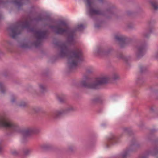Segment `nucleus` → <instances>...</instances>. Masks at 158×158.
<instances>
[{
  "label": "nucleus",
  "mask_w": 158,
  "mask_h": 158,
  "mask_svg": "<svg viewBox=\"0 0 158 158\" xmlns=\"http://www.w3.org/2000/svg\"><path fill=\"white\" fill-rule=\"evenodd\" d=\"M55 32L58 34L64 33L69 34L67 43L62 44L60 46V52L59 55L61 57H67L68 58V64L70 70H72L77 66L78 62L83 60L82 54L81 50L76 48L73 51L69 49L70 45L74 43L72 33H69V30L67 24L64 21L60 22L58 25L54 26Z\"/></svg>",
  "instance_id": "nucleus-1"
},
{
  "label": "nucleus",
  "mask_w": 158,
  "mask_h": 158,
  "mask_svg": "<svg viewBox=\"0 0 158 158\" xmlns=\"http://www.w3.org/2000/svg\"><path fill=\"white\" fill-rule=\"evenodd\" d=\"M0 127L5 128L12 132L20 133L24 137L29 136L34 132V130L32 128L21 129L16 124L4 115L0 116Z\"/></svg>",
  "instance_id": "nucleus-2"
},
{
  "label": "nucleus",
  "mask_w": 158,
  "mask_h": 158,
  "mask_svg": "<svg viewBox=\"0 0 158 158\" xmlns=\"http://www.w3.org/2000/svg\"><path fill=\"white\" fill-rule=\"evenodd\" d=\"M109 78L107 76L98 77L94 79L89 80L87 78L81 82V85L85 88L97 89L100 86L106 84L109 82Z\"/></svg>",
  "instance_id": "nucleus-3"
},
{
  "label": "nucleus",
  "mask_w": 158,
  "mask_h": 158,
  "mask_svg": "<svg viewBox=\"0 0 158 158\" xmlns=\"http://www.w3.org/2000/svg\"><path fill=\"white\" fill-rule=\"evenodd\" d=\"M30 27V23L27 20L19 21L16 25L11 26L9 29L10 35L13 38H15L18 35L21 33L20 28H29Z\"/></svg>",
  "instance_id": "nucleus-4"
},
{
  "label": "nucleus",
  "mask_w": 158,
  "mask_h": 158,
  "mask_svg": "<svg viewBox=\"0 0 158 158\" xmlns=\"http://www.w3.org/2000/svg\"><path fill=\"white\" fill-rule=\"evenodd\" d=\"M95 0H84L86 6L88 11L91 15L102 14L99 10L94 8ZM99 2H102L104 0H97Z\"/></svg>",
  "instance_id": "nucleus-5"
},
{
  "label": "nucleus",
  "mask_w": 158,
  "mask_h": 158,
  "mask_svg": "<svg viewBox=\"0 0 158 158\" xmlns=\"http://www.w3.org/2000/svg\"><path fill=\"white\" fill-rule=\"evenodd\" d=\"M31 31L34 32L35 36L37 39L36 42L34 43V45L36 47H38L40 45L42 40L46 38L47 32L45 31L40 30H34L33 29H32Z\"/></svg>",
  "instance_id": "nucleus-6"
},
{
  "label": "nucleus",
  "mask_w": 158,
  "mask_h": 158,
  "mask_svg": "<svg viewBox=\"0 0 158 158\" xmlns=\"http://www.w3.org/2000/svg\"><path fill=\"white\" fill-rule=\"evenodd\" d=\"M73 110V108L72 106H69L65 110H62L55 112L52 114V116L54 118H57L61 115L69 112Z\"/></svg>",
  "instance_id": "nucleus-7"
},
{
  "label": "nucleus",
  "mask_w": 158,
  "mask_h": 158,
  "mask_svg": "<svg viewBox=\"0 0 158 158\" xmlns=\"http://www.w3.org/2000/svg\"><path fill=\"white\" fill-rule=\"evenodd\" d=\"M137 55L139 57L142 56L146 51V47L144 45H142L136 48Z\"/></svg>",
  "instance_id": "nucleus-8"
},
{
  "label": "nucleus",
  "mask_w": 158,
  "mask_h": 158,
  "mask_svg": "<svg viewBox=\"0 0 158 158\" xmlns=\"http://www.w3.org/2000/svg\"><path fill=\"white\" fill-rule=\"evenodd\" d=\"M117 138L114 135H112L108 140V144H113L117 143Z\"/></svg>",
  "instance_id": "nucleus-9"
},
{
  "label": "nucleus",
  "mask_w": 158,
  "mask_h": 158,
  "mask_svg": "<svg viewBox=\"0 0 158 158\" xmlns=\"http://www.w3.org/2000/svg\"><path fill=\"white\" fill-rule=\"evenodd\" d=\"M150 3L154 10L158 9V0H151L150 1Z\"/></svg>",
  "instance_id": "nucleus-10"
},
{
  "label": "nucleus",
  "mask_w": 158,
  "mask_h": 158,
  "mask_svg": "<svg viewBox=\"0 0 158 158\" xmlns=\"http://www.w3.org/2000/svg\"><path fill=\"white\" fill-rule=\"evenodd\" d=\"M132 150L130 148H127L126 150L124 151L122 154V156L123 158H125L129 155L130 153Z\"/></svg>",
  "instance_id": "nucleus-11"
},
{
  "label": "nucleus",
  "mask_w": 158,
  "mask_h": 158,
  "mask_svg": "<svg viewBox=\"0 0 158 158\" xmlns=\"http://www.w3.org/2000/svg\"><path fill=\"white\" fill-rule=\"evenodd\" d=\"M115 39L117 40L122 43H124L126 40V38L124 36L122 35L116 36Z\"/></svg>",
  "instance_id": "nucleus-12"
},
{
  "label": "nucleus",
  "mask_w": 158,
  "mask_h": 158,
  "mask_svg": "<svg viewBox=\"0 0 158 158\" xmlns=\"http://www.w3.org/2000/svg\"><path fill=\"white\" fill-rule=\"evenodd\" d=\"M39 91L41 93H43L46 90V87L43 84H40L39 85Z\"/></svg>",
  "instance_id": "nucleus-13"
},
{
  "label": "nucleus",
  "mask_w": 158,
  "mask_h": 158,
  "mask_svg": "<svg viewBox=\"0 0 158 158\" xmlns=\"http://www.w3.org/2000/svg\"><path fill=\"white\" fill-rule=\"evenodd\" d=\"M109 52L108 51H106L102 50L98 52V54L100 55H107Z\"/></svg>",
  "instance_id": "nucleus-14"
},
{
  "label": "nucleus",
  "mask_w": 158,
  "mask_h": 158,
  "mask_svg": "<svg viewBox=\"0 0 158 158\" xmlns=\"http://www.w3.org/2000/svg\"><path fill=\"white\" fill-rule=\"evenodd\" d=\"M5 90L4 86L2 83L0 82V93H4Z\"/></svg>",
  "instance_id": "nucleus-15"
},
{
  "label": "nucleus",
  "mask_w": 158,
  "mask_h": 158,
  "mask_svg": "<svg viewBox=\"0 0 158 158\" xmlns=\"http://www.w3.org/2000/svg\"><path fill=\"white\" fill-rule=\"evenodd\" d=\"M99 99L98 98H95L92 100V102L93 103H96L99 102Z\"/></svg>",
  "instance_id": "nucleus-16"
},
{
  "label": "nucleus",
  "mask_w": 158,
  "mask_h": 158,
  "mask_svg": "<svg viewBox=\"0 0 158 158\" xmlns=\"http://www.w3.org/2000/svg\"><path fill=\"white\" fill-rule=\"evenodd\" d=\"M84 28L82 24H80L78 25V29L79 31H81L82 29Z\"/></svg>",
  "instance_id": "nucleus-17"
},
{
  "label": "nucleus",
  "mask_w": 158,
  "mask_h": 158,
  "mask_svg": "<svg viewBox=\"0 0 158 158\" xmlns=\"http://www.w3.org/2000/svg\"><path fill=\"white\" fill-rule=\"evenodd\" d=\"M119 77V76L117 74H114L113 77V78L114 79H118Z\"/></svg>",
  "instance_id": "nucleus-18"
},
{
  "label": "nucleus",
  "mask_w": 158,
  "mask_h": 158,
  "mask_svg": "<svg viewBox=\"0 0 158 158\" xmlns=\"http://www.w3.org/2000/svg\"><path fill=\"white\" fill-rule=\"evenodd\" d=\"M19 105L20 106H24L26 105V103L23 102H21V104H19Z\"/></svg>",
  "instance_id": "nucleus-19"
},
{
  "label": "nucleus",
  "mask_w": 158,
  "mask_h": 158,
  "mask_svg": "<svg viewBox=\"0 0 158 158\" xmlns=\"http://www.w3.org/2000/svg\"><path fill=\"white\" fill-rule=\"evenodd\" d=\"M29 152H30V151L28 149H27V150H26L24 151V153L25 154L27 155L28 154Z\"/></svg>",
  "instance_id": "nucleus-20"
},
{
  "label": "nucleus",
  "mask_w": 158,
  "mask_h": 158,
  "mask_svg": "<svg viewBox=\"0 0 158 158\" xmlns=\"http://www.w3.org/2000/svg\"><path fill=\"white\" fill-rule=\"evenodd\" d=\"M153 155L156 156V157H157L158 156V152H156L154 154H153Z\"/></svg>",
  "instance_id": "nucleus-21"
},
{
  "label": "nucleus",
  "mask_w": 158,
  "mask_h": 158,
  "mask_svg": "<svg viewBox=\"0 0 158 158\" xmlns=\"http://www.w3.org/2000/svg\"><path fill=\"white\" fill-rule=\"evenodd\" d=\"M140 69H141V71L142 72L143 71V70H145L146 69H145V67H142L140 68Z\"/></svg>",
  "instance_id": "nucleus-22"
},
{
  "label": "nucleus",
  "mask_w": 158,
  "mask_h": 158,
  "mask_svg": "<svg viewBox=\"0 0 158 158\" xmlns=\"http://www.w3.org/2000/svg\"><path fill=\"white\" fill-rule=\"evenodd\" d=\"M155 56L157 58H158V52L156 53L155 54Z\"/></svg>",
  "instance_id": "nucleus-23"
},
{
  "label": "nucleus",
  "mask_w": 158,
  "mask_h": 158,
  "mask_svg": "<svg viewBox=\"0 0 158 158\" xmlns=\"http://www.w3.org/2000/svg\"><path fill=\"white\" fill-rule=\"evenodd\" d=\"M141 158H147V156H142Z\"/></svg>",
  "instance_id": "nucleus-24"
},
{
  "label": "nucleus",
  "mask_w": 158,
  "mask_h": 158,
  "mask_svg": "<svg viewBox=\"0 0 158 158\" xmlns=\"http://www.w3.org/2000/svg\"><path fill=\"white\" fill-rule=\"evenodd\" d=\"M123 60L124 61H127V58H124Z\"/></svg>",
  "instance_id": "nucleus-25"
},
{
  "label": "nucleus",
  "mask_w": 158,
  "mask_h": 158,
  "mask_svg": "<svg viewBox=\"0 0 158 158\" xmlns=\"http://www.w3.org/2000/svg\"><path fill=\"white\" fill-rule=\"evenodd\" d=\"M11 102H14V98H12L11 99Z\"/></svg>",
  "instance_id": "nucleus-26"
},
{
  "label": "nucleus",
  "mask_w": 158,
  "mask_h": 158,
  "mask_svg": "<svg viewBox=\"0 0 158 158\" xmlns=\"http://www.w3.org/2000/svg\"><path fill=\"white\" fill-rule=\"evenodd\" d=\"M3 2V0H0V4L1 3H2Z\"/></svg>",
  "instance_id": "nucleus-27"
},
{
  "label": "nucleus",
  "mask_w": 158,
  "mask_h": 158,
  "mask_svg": "<svg viewBox=\"0 0 158 158\" xmlns=\"http://www.w3.org/2000/svg\"><path fill=\"white\" fill-rule=\"evenodd\" d=\"M16 152H12V153L13 154H15H15H16Z\"/></svg>",
  "instance_id": "nucleus-28"
},
{
  "label": "nucleus",
  "mask_w": 158,
  "mask_h": 158,
  "mask_svg": "<svg viewBox=\"0 0 158 158\" xmlns=\"http://www.w3.org/2000/svg\"><path fill=\"white\" fill-rule=\"evenodd\" d=\"M1 149H2V148H1V146H0V152H1Z\"/></svg>",
  "instance_id": "nucleus-29"
},
{
  "label": "nucleus",
  "mask_w": 158,
  "mask_h": 158,
  "mask_svg": "<svg viewBox=\"0 0 158 158\" xmlns=\"http://www.w3.org/2000/svg\"><path fill=\"white\" fill-rule=\"evenodd\" d=\"M111 9V8H110H110H109V9L107 10V11H109V10H110Z\"/></svg>",
  "instance_id": "nucleus-30"
},
{
  "label": "nucleus",
  "mask_w": 158,
  "mask_h": 158,
  "mask_svg": "<svg viewBox=\"0 0 158 158\" xmlns=\"http://www.w3.org/2000/svg\"><path fill=\"white\" fill-rule=\"evenodd\" d=\"M23 47H26L27 46H23Z\"/></svg>",
  "instance_id": "nucleus-31"
},
{
  "label": "nucleus",
  "mask_w": 158,
  "mask_h": 158,
  "mask_svg": "<svg viewBox=\"0 0 158 158\" xmlns=\"http://www.w3.org/2000/svg\"><path fill=\"white\" fill-rule=\"evenodd\" d=\"M96 26L97 27H98L97 26Z\"/></svg>",
  "instance_id": "nucleus-32"
}]
</instances>
